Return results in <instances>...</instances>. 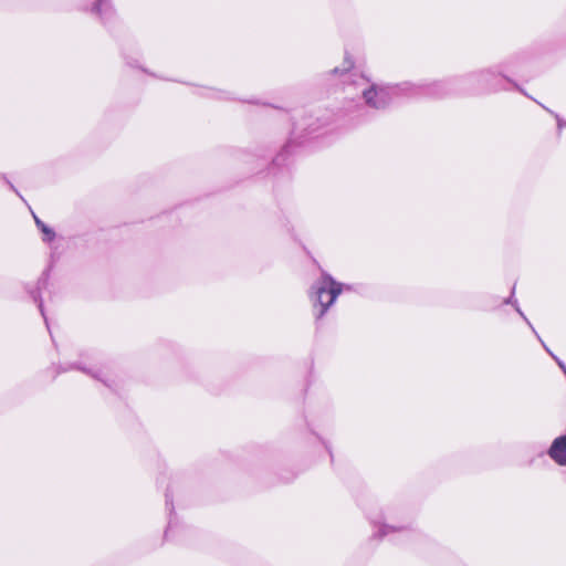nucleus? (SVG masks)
<instances>
[{
	"label": "nucleus",
	"mask_w": 566,
	"mask_h": 566,
	"mask_svg": "<svg viewBox=\"0 0 566 566\" xmlns=\"http://www.w3.org/2000/svg\"><path fill=\"white\" fill-rule=\"evenodd\" d=\"M354 67V61L349 55H346L343 65L340 67H335L331 71L334 75H343L346 72L350 71Z\"/></svg>",
	"instance_id": "nucleus-8"
},
{
	"label": "nucleus",
	"mask_w": 566,
	"mask_h": 566,
	"mask_svg": "<svg viewBox=\"0 0 566 566\" xmlns=\"http://www.w3.org/2000/svg\"><path fill=\"white\" fill-rule=\"evenodd\" d=\"M547 453L555 463L566 467V434L554 439Z\"/></svg>",
	"instance_id": "nucleus-4"
},
{
	"label": "nucleus",
	"mask_w": 566,
	"mask_h": 566,
	"mask_svg": "<svg viewBox=\"0 0 566 566\" xmlns=\"http://www.w3.org/2000/svg\"><path fill=\"white\" fill-rule=\"evenodd\" d=\"M558 365L560 366V368H563V370L565 371L566 374V367L564 366V364L562 361H558Z\"/></svg>",
	"instance_id": "nucleus-12"
},
{
	"label": "nucleus",
	"mask_w": 566,
	"mask_h": 566,
	"mask_svg": "<svg viewBox=\"0 0 566 566\" xmlns=\"http://www.w3.org/2000/svg\"><path fill=\"white\" fill-rule=\"evenodd\" d=\"M537 339L539 340V343H541V344H543V345H544V340L542 339V337H541V336H537Z\"/></svg>",
	"instance_id": "nucleus-16"
},
{
	"label": "nucleus",
	"mask_w": 566,
	"mask_h": 566,
	"mask_svg": "<svg viewBox=\"0 0 566 566\" xmlns=\"http://www.w3.org/2000/svg\"><path fill=\"white\" fill-rule=\"evenodd\" d=\"M537 339L539 340V343H541V344H543V345H544V340L542 339V337H541V336H537Z\"/></svg>",
	"instance_id": "nucleus-13"
},
{
	"label": "nucleus",
	"mask_w": 566,
	"mask_h": 566,
	"mask_svg": "<svg viewBox=\"0 0 566 566\" xmlns=\"http://www.w3.org/2000/svg\"><path fill=\"white\" fill-rule=\"evenodd\" d=\"M441 87H442V84H440V83H431V84H428V85L423 86L422 88L428 94L440 95L441 94V92H440Z\"/></svg>",
	"instance_id": "nucleus-9"
},
{
	"label": "nucleus",
	"mask_w": 566,
	"mask_h": 566,
	"mask_svg": "<svg viewBox=\"0 0 566 566\" xmlns=\"http://www.w3.org/2000/svg\"><path fill=\"white\" fill-rule=\"evenodd\" d=\"M345 289H348V286L335 281L328 274H322V276L313 284L310 293L314 315L317 319L325 315Z\"/></svg>",
	"instance_id": "nucleus-1"
},
{
	"label": "nucleus",
	"mask_w": 566,
	"mask_h": 566,
	"mask_svg": "<svg viewBox=\"0 0 566 566\" xmlns=\"http://www.w3.org/2000/svg\"><path fill=\"white\" fill-rule=\"evenodd\" d=\"M353 86L357 94H360L365 103L373 108L386 107L397 95L399 86L378 85L370 83L365 76H358L357 80L348 84Z\"/></svg>",
	"instance_id": "nucleus-2"
},
{
	"label": "nucleus",
	"mask_w": 566,
	"mask_h": 566,
	"mask_svg": "<svg viewBox=\"0 0 566 566\" xmlns=\"http://www.w3.org/2000/svg\"><path fill=\"white\" fill-rule=\"evenodd\" d=\"M112 9L111 0H97L93 7V11L101 17L107 15Z\"/></svg>",
	"instance_id": "nucleus-7"
},
{
	"label": "nucleus",
	"mask_w": 566,
	"mask_h": 566,
	"mask_svg": "<svg viewBox=\"0 0 566 566\" xmlns=\"http://www.w3.org/2000/svg\"><path fill=\"white\" fill-rule=\"evenodd\" d=\"M34 221L38 229L42 232V240L45 242H51L55 238V232L49 228L42 220H40L36 216H34Z\"/></svg>",
	"instance_id": "nucleus-6"
},
{
	"label": "nucleus",
	"mask_w": 566,
	"mask_h": 566,
	"mask_svg": "<svg viewBox=\"0 0 566 566\" xmlns=\"http://www.w3.org/2000/svg\"><path fill=\"white\" fill-rule=\"evenodd\" d=\"M537 339L539 340V343H541V344H543V345H544V340L542 339V337H541V336H537Z\"/></svg>",
	"instance_id": "nucleus-14"
},
{
	"label": "nucleus",
	"mask_w": 566,
	"mask_h": 566,
	"mask_svg": "<svg viewBox=\"0 0 566 566\" xmlns=\"http://www.w3.org/2000/svg\"><path fill=\"white\" fill-rule=\"evenodd\" d=\"M71 368L80 369L84 373H87L93 378L104 382L107 387H112V382H113L112 378L109 377V375L106 371H104L99 368H87V367H84L81 365H74Z\"/></svg>",
	"instance_id": "nucleus-5"
},
{
	"label": "nucleus",
	"mask_w": 566,
	"mask_h": 566,
	"mask_svg": "<svg viewBox=\"0 0 566 566\" xmlns=\"http://www.w3.org/2000/svg\"><path fill=\"white\" fill-rule=\"evenodd\" d=\"M516 311H517V313H518V314H520V315H521V316L526 321V323H527V324H528V326L532 328V331H533L534 333H536V332H535V329H534V327H533V326H532V324L530 323V321L526 318V316H525V315H524V313L522 312V310H521L520 307H516Z\"/></svg>",
	"instance_id": "nucleus-10"
},
{
	"label": "nucleus",
	"mask_w": 566,
	"mask_h": 566,
	"mask_svg": "<svg viewBox=\"0 0 566 566\" xmlns=\"http://www.w3.org/2000/svg\"><path fill=\"white\" fill-rule=\"evenodd\" d=\"M557 118V122H558V128H562L563 126H566V123H564L560 118H558V116H556Z\"/></svg>",
	"instance_id": "nucleus-11"
},
{
	"label": "nucleus",
	"mask_w": 566,
	"mask_h": 566,
	"mask_svg": "<svg viewBox=\"0 0 566 566\" xmlns=\"http://www.w3.org/2000/svg\"><path fill=\"white\" fill-rule=\"evenodd\" d=\"M537 339L539 340V343H541V344H543V345H544V340L542 339V337H541V336H537Z\"/></svg>",
	"instance_id": "nucleus-15"
},
{
	"label": "nucleus",
	"mask_w": 566,
	"mask_h": 566,
	"mask_svg": "<svg viewBox=\"0 0 566 566\" xmlns=\"http://www.w3.org/2000/svg\"><path fill=\"white\" fill-rule=\"evenodd\" d=\"M386 521L382 522L377 518H371V524L374 528V536L382 538L385 536H388L392 533L402 532L408 528L407 524H392L389 523L388 520H390L389 516L385 517Z\"/></svg>",
	"instance_id": "nucleus-3"
}]
</instances>
